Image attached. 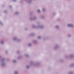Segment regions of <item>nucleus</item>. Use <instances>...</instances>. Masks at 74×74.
<instances>
[{"instance_id":"obj_1","label":"nucleus","mask_w":74,"mask_h":74,"mask_svg":"<svg viewBox=\"0 0 74 74\" xmlns=\"http://www.w3.org/2000/svg\"><path fill=\"white\" fill-rule=\"evenodd\" d=\"M68 26H72V25L70 24H69L68 25Z\"/></svg>"},{"instance_id":"obj_2","label":"nucleus","mask_w":74,"mask_h":74,"mask_svg":"<svg viewBox=\"0 0 74 74\" xmlns=\"http://www.w3.org/2000/svg\"><path fill=\"white\" fill-rule=\"evenodd\" d=\"M38 12H40V10H38Z\"/></svg>"},{"instance_id":"obj_3","label":"nucleus","mask_w":74,"mask_h":74,"mask_svg":"<svg viewBox=\"0 0 74 74\" xmlns=\"http://www.w3.org/2000/svg\"><path fill=\"white\" fill-rule=\"evenodd\" d=\"M29 45H31V44H29Z\"/></svg>"},{"instance_id":"obj_4","label":"nucleus","mask_w":74,"mask_h":74,"mask_svg":"<svg viewBox=\"0 0 74 74\" xmlns=\"http://www.w3.org/2000/svg\"><path fill=\"white\" fill-rule=\"evenodd\" d=\"M40 37H38V38H40Z\"/></svg>"},{"instance_id":"obj_5","label":"nucleus","mask_w":74,"mask_h":74,"mask_svg":"<svg viewBox=\"0 0 74 74\" xmlns=\"http://www.w3.org/2000/svg\"><path fill=\"white\" fill-rule=\"evenodd\" d=\"M16 73H17V72H16L15 73V74H16Z\"/></svg>"}]
</instances>
